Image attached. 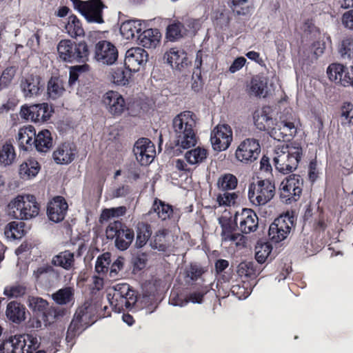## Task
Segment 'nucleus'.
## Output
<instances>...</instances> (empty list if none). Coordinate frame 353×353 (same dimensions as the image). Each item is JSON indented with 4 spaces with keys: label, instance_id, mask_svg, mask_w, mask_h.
<instances>
[{
    "label": "nucleus",
    "instance_id": "obj_20",
    "mask_svg": "<svg viewBox=\"0 0 353 353\" xmlns=\"http://www.w3.org/2000/svg\"><path fill=\"white\" fill-rule=\"evenodd\" d=\"M68 210V204L65 199L62 196H56L48 203L47 215L50 221L59 223L65 219Z\"/></svg>",
    "mask_w": 353,
    "mask_h": 353
},
{
    "label": "nucleus",
    "instance_id": "obj_10",
    "mask_svg": "<svg viewBox=\"0 0 353 353\" xmlns=\"http://www.w3.org/2000/svg\"><path fill=\"white\" fill-rule=\"evenodd\" d=\"M74 9L77 10L88 23H103V10L105 6L101 0H70Z\"/></svg>",
    "mask_w": 353,
    "mask_h": 353
},
{
    "label": "nucleus",
    "instance_id": "obj_62",
    "mask_svg": "<svg viewBox=\"0 0 353 353\" xmlns=\"http://www.w3.org/2000/svg\"><path fill=\"white\" fill-rule=\"evenodd\" d=\"M13 345V350L14 353H25L26 342L22 338V334L16 335L10 338Z\"/></svg>",
    "mask_w": 353,
    "mask_h": 353
},
{
    "label": "nucleus",
    "instance_id": "obj_28",
    "mask_svg": "<svg viewBox=\"0 0 353 353\" xmlns=\"http://www.w3.org/2000/svg\"><path fill=\"white\" fill-rule=\"evenodd\" d=\"M161 34L157 28H149L141 31L137 40L139 45L146 48H155L160 43Z\"/></svg>",
    "mask_w": 353,
    "mask_h": 353
},
{
    "label": "nucleus",
    "instance_id": "obj_53",
    "mask_svg": "<svg viewBox=\"0 0 353 353\" xmlns=\"http://www.w3.org/2000/svg\"><path fill=\"white\" fill-rule=\"evenodd\" d=\"M185 159L190 164L201 163L207 157V150L197 148L186 152Z\"/></svg>",
    "mask_w": 353,
    "mask_h": 353
},
{
    "label": "nucleus",
    "instance_id": "obj_41",
    "mask_svg": "<svg viewBox=\"0 0 353 353\" xmlns=\"http://www.w3.org/2000/svg\"><path fill=\"white\" fill-rule=\"evenodd\" d=\"M268 88L267 79L262 76H255L252 78L249 88V94L256 97H265Z\"/></svg>",
    "mask_w": 353,
    "mask_h": 353
},
{
    "label": "nucleus",
    "instance_id": "obj_9",
    "mask_svg": "<svg viewBox=\"0 0 353 353\" xmlns=\"http://www.w3.org/2000/svg\"><path fill=\"white\" fill-rule=\"evenodd\" d=\"M27 303L32 312L40 318L46 325L53 323L60 315V311L52 306L44 299L39 296H29Z\"/></svg>",
    "mask_w": 353,
    "mask_h": 353
},
{
    "label": "nucleus",
    "instance_id": "obj_1",
    "mask_svg": "<svg viewBox=\"0 0 353 353\" xmlns=\"http://www.w3.org/2000/svg\"><path fill=\"white\" fill-rule=\"evenodd\" d=\"M101 307L102 305L99 302L87 301L77 308L67 330L65 340L68 343H72L77 336L92 325L98 319L110 316V312H107V305L103 309Z\"/></svg>",
    "mask_w": 353,
    "mask_h": 353
},
{
    "label": "nucleus",
    "instance_id": "obj_3",
    "mask_svg": "<svg viewBox=\"0 0 353 353\" xmlns=\"http://www.w3.org/2000/svg\"><path fill=\"white\" fill-rule=\"evenodd\" d=\"M302 155L303 149L298 143L278 145L273 158L276 170L283 174L292 172L297 168Z\"/></svg>",
    "mask_w": 353,
    "mask_h": 353
},
{
    "label": "nucleus",
    "instance_id": "obj_2",
    "mask_svg": "<svg viewBox=\"0 0 353 353\" xmlns=\"http://www.w3.org/2000/svg\"><path fill=\"white\" fill-rule=\"evenodd\" d=\"M193 116L192 112L184 111L173 119L172 130L176 146L188 149L196 145V122Z\"/></svg>",
    "mask_w": 353,
    "mask_h": 353
},
{
    "label": "nucleus",
    "instance_id": "obj_22",
    "mask_svg": "<svg viewBox=\"0 0 353 353\" xmlns=\"http://www.w3.org/2000/svg\"><path fill=\"white\" fill-rule=\"evenodd\" d=\"M77 153L76 145L66 141L57 146L52 153V158L57 164L68 165L74 160Z\"/></svg>",
    "mask_w": 353,
    "mask_h": 353
},
{
    "label": "nucleus",
    "instance_id": "obj_6",
    "mask_svg": "<svg viewBox=\"0 0 353 353\" xmlns=\"http://www.w3.org/2000/svg\"><path fill=\"white\" fill-rule=\"evenodd\" d=\"M105 234L107 239L114 240L115 247L121 251L126 250L134 239V230L121 221L110 222Z\"/></svg>",
    "mask_w": 353,
    "mask_h": 353
},
{
    "label": "nucleus",
    "instance_id": "obj_63",
    "mask_svg": "<svg viewBox=\"0 0 353 353\" xmlns=\"http://www.w3.org/2000/svg\"><path fill=\"white\" fill-rule=\"evenodd\" d=\"M17 104V99L14 96H10L6 103L0 105V114L8 113L10 110H14Z\"/></svg>",
    "mask_w": 353,
    "mask_h": 353
},
{
    "label": "nucleus",
    "instance_id": "obj_14",
    "mask_svg": "<svg viewBox=\"0 0 353 353\" xmlns=\"http://www.w3.org/2000/svg\"><path fill=\"white\" fill-rule=\"evenodd\" d=\"M210 141L214 150H227L232 141V130L228 124L218 125L212 132Z\"/></svg>",
    "mask_w": 353,
    "mask_h": 353
},
{
    "label": "nucleus",
    "instance_id": "obj_37",
    "mask_svg": "<svg viewBox=\"0 0 353 353\" xmlns=\"http://www.w3.org/2000/svg\"><path fill=\"white\" fill-rule=\"evenodd\" d=\"M52 298L59 305H73L74 303V290L72 287L63 288L53 293Z\"/></svg>",
    "mask_w": 353,
    "mask_h": 353
},
{
    "label": "nucleus",
    "instance_id": "obj_47",
    "mask_svg": "<svg viewBox=\"0 0 353 353\" xmlns=\"http://www.w3.org/2000/svg\"><path fill=\"white\" fill-rule=\"evenodd\" d=\"M168 234V232L166 229H161L156 232L150 241L152 248L162 252L166 251L168 245L165 239Z\"/></svg>",
    "mask_w": 353,
    "mask_h": 353
},
{
    "label": "nucleus",
    "instance_id": "obj_25",
    "mask_svg": "<svg viewBox=\"0 0 353 353\" xmlns=\"http://www.w3.org/2000/svg\"><path fill=\"white\" fill-rule=\"evenodd\" d=\"M220 224L222 228L221 236L224 241H238L244 239V236L240 233H235L238 228V223L235 221V215L233 218L222 217L220 219ZM239 244V242H236Z\"/></svg>",
    "mask_w": 353,
    "mask_h": 353
},
{
    "label": "nucleus",
    "instance_id": "obj_39",
    "mask_svg": "<svg viewBox=\"0 0 353 353\" xmlns=\"http://www.w3.org/2000/svg\"><path fill=\"white\" fill-rule=\"evenodd\" d=\"M66 32L72 38L83 37L85 31L80 19L74 14L68 17V23L65 26Z\"/></svg>",
    "mask_w": 353,
    "mask_h": 353
},
{
    "label": "nucleus",
    "instance_id": "obj_60",
    "mask_svg": "<svg viewBox=\"0 0 353 353\" xmlns=\"http://www.w3.org/2000/svg\"><path fill=\"white\" fill-rule=\"evenodd\" d=\"M339 51L344 58L351 59L353 57V38L347 37L343 39Z\"/></svg>",
    "mask_w": 353,
    "mask_h": 353
},
{
    "label": "nucleus",
    "instance_id": "obj_46",
    "mask_svg": "<svg viewBox=\"0 0 353 353\" xmlns=\"http://www.w3.org/2000/svg\"><path fill=\"white\" fill-rule=\"evenodd\" d=\"M75 63H85L88 59L90 50L88 45L85 41L74 43Z\"/></svg>",
    "mask_w": 353,
    "mask_h": 353
},
{
    "label": "nucleus",
    "instance_id": "obj_5",
    "mask_svg": "<svg viewBox=\"0 0 353 353\" xmlns=\"http://www.w3.org/2000/svg\"><path fill=\"white\" fill-rule=\"evenodd\" d=\"M111 306L120 312L134 305L137 300V292L128 283H118L113 287V293H108Z\"/></svg>",
    "mask_w": 353,
    "mask_h": 353
},
{
    "label": "nucleus",
    "instance_id": "obj_18",
    "mask_svg": "<svg viewBox=\"0 0 353 353\" xmlns=\"http://www.w3.org/2000/svg\"><path fill=\"white\" fill-rule=\"evenodd\" d=\"M235 221L238 223V229L244 234L254 232L259 224V218L252 209L243 208L241 212L235 213Z\"/></svg>",
    "mask_w": 353,
    "mask_h": 353
},
{
    "label": "nucleus",
    "instance_id": "obj_54",
    "mask_svg": "<svg viewBox=\"0 0 353 353\" xmlns=\"http://www.w3.org/2000/svg\"><path fill=\"white\" fill-rule=\"evenodd\" d=\"M230 291L233 295L239 299L247 298L251 292L250 288L248 287V283L245 281L232 285Z\"/></svg>",
    "mask_w": 353,
    "mask_h": 353
},
{
    "label": "nucleus",
    "instance_id": "obj_7",
    "mask_svg": "<svg viewBox=\"0 0 353 353\" xmlns=\"http://www.w3.org/2000/svg\"><path fill=\"white\" fill-rule=\"evenodd\" d=\"M276 188L274 183L268 179H259L250 183L248 187V199L255 206L264 205L274 196Z\"/></svg>",
    "mask_w": 353,
    "mask_h": 353
},
{
    "label": "nucleus",
    "instance_id": "obj_56",
    "mask_svg": "<svg viewBox=\"0 0 353 353\" xmlns=\"http://www.w3.org/2000/svg\"><path fill=\"white\" fill-rule=\"evenodd\" d=\"M127 208L125 206L104 209L101 214V219L108 221L112 217H119L125 214Z\"/></svg>",
    "mask_w": 353,
    "mask_h": 353
},
{
    "label": "nucleus",
    "instance_id": "obj_21",
    "mask_svg": "<svg viewBox=\"0 0 353 353\" xmlns=\"http://www.w3.org/2000/svg\"><path fill=\"white\" fill-rule=\"evenodd\" d=\"M148 54L140 47L132 48L126 51L124 65L133 72H138L146 63Z\"/></svg>",
    "mask_w": 353,
    "mask_h": 353
},
{
    "label": "nucleus",
    "instance_id": "obj_26",
    "mask_svg": "<svg viewBox=\"0 0 353 353\" xmlns=\"http://www.w3.org/2000/svg\"><path fill=\"white\" fill-rule=\"evenodd\" d=\"M164 58L173 69L181 70L188 64L187 53L176 48H171L165 54Z\"/></svg>",
    "mask_w": 353,
    "mask_h": 353
},
{
    "label": "nucleus",
    "instance_id": "obj_29",
    "mask_svg": "<svg viewBox=\"0 0 353 353\" xmlns=\"http://www.w3.org/2000/svg\"><path fill=\"white\" fill-rule=\"evenodd\" d=\"M75 263L74 252L68 250L59 252L54 256L52 259V265L61 267L68 271L76 269Z\"/></svg>",
    "mask_w": 353,
    "mask_h": 353
},
{
    "label": "nucleus",
    "instance_id": "obj_38",
    "mask_svg": "<svg viewBox=\"0 0 353 353\" xmlns=\"http://www.w3.org/2000/svg\"><path fill=\"white\" fill-rule=\"evenodd\" d=\"M136 247L138 248H143L151 237V225L145 222H139L136 226Z\"/></svg>",
    "mask_w": 353,
    "mask_h": 353
},
{
    "label": "nucleus",
    "instance_id": "obj_35",
    "mask_svg": "<svg viewBox=\"0 0 353 353\" xmlns=\"http://www.w3.org/2000/svg\"><path fill=\"white\" fill-rule=\"evenodd\" d=\"M40 165L34 159L30 158L22 163L19 167V174L24 180L34 177L40 170Z\"/></svg>",
    "mask_w": 353,
    "mask_h": 353
},
{
    "label": "nucleus",
    "instance_id": "obj_32",
    "mask_svg": "<svg viewBox=\"0 0 353 353\" xmlns=\"http://www.w3.org/2000/svg\"><path fill=\"white\" fill-rule=\"evenodd\" d=\"M143 30V24L140 20H127L120 26V32L126 39H132L137 37Z\"/></svg>",
    "mask_w": 353,
    "mask_h": 353
},
{
    "label": "nucleus",
    "instance_id": "obj_34",
    "mask_svg": "<svg viewBox=\"0 0 353 353\" xmlns=\"http://www.w3.org/2000/svg\"><path fill=\"white\" fill-rule=\"evenodd\" d=\"M74 43L70 39H62L57 46V52L59 58L68 63H75V57L73 51L74 50Z\"/></svg>",
    "mask_w": 353,
    "mask_h": 353
},
{
    "label": "nucleus",
    "instance_id": "obj_23",
    "mask_svg": "<svg viewBox=\"0 0 353 353\" xmlns=\"http://www.w3.org/2000/svg\"><path fill=\"white\" fill-rule=\"evenodd\" d=\"M103 102L109 112L114 116L121 115L126 108L124 98L116 91L107 92L103 96Z\"/></svg>",
    "mask_w": 353,
    "mask_h": 353
},
{
    "label": "nucleus",
    "instance_id": "obj_27",
    "mask_svg": "<svg viewBox=\"0 0 353 353\" xmlns=\"http://www.w3.org/2000/svg\"><path fill=\"white\" fill-rule=\"evenodd\" d=\"M36 131L33 126H25L19 129L17 141L19 148L25 151L32 150L34 148Z\"/></svg>",
    "mask_w": 353,
    "mask_h": 353
},
{
    "label": "nucleus",
    "instance_id": "obj_17",
    "mask_svg": "<svg viewBox=\"0 0 353 353\" xmlns=\"http://www.w3.org/2000/svg\"><path fill=\"white\" fill-rule=\"evenodd\" d=\"M133 152L137 161L142 165L152 163L156 154L154 144L148 138H141L136 141Z\"/></svg>",
    "mask_w": 353,
    "mask_h": 353
},
{
    "label": "nucleus",
    "instance_id": "obj_61",
    "mask_svg": "<svg viewBox=\"0 0 353 353\" xmlns=\"http://www.w3.org/2000/svg\"><path fill=\"white\" fill-rule=\"evenodd\" d=\"M205 272L204 269L199 265L196 263H191L190 267L186 270V276L192 281H197L202 274Z\"/></svg>",
    "mask_w": 353,
    "mask_h": 353
},
{
    "label": "nucleus",
    "instance_id": "obj_8",
    "mask_svg": "<svg viewBox=\"0 0 353 353\" xmlns=\"http://www.w3.org/2000/svg\"><path fill=\"white\" fill-rule=\"evenodd\" d=\"M303 188V179L298 174H290L281 183L279 188L281 201L291 204L299 200Z\"/></svg>",
    "mask_w": 353,
    "mask_h": 353
},
{
    "label": "nucleus",
    "instance_id": "obj_58",
    "mask_svg": "<svg viewBox=\"0 0 353 353\" xmlns=\"http://www.w3.org/2000/svg\"><path fill=\"white\" fill-rule=\"evenodd\" d=\"M17 68L14 66L7 67L2 72L0 77V82L3 85V88H8L12 83L17 73Z\"/></svg>",
    "mask_w": 353,
    "mask_h": 353
},
{
    "label": "nucleus",
    "instance_id": "obj_12",
    "mask_svg": "<svg viewBox=\"0 0 353 353\" xmlns=\"http://www.w3.org/2000/svg\"><path fill=\"white\" fill-rule=\"evenodd\" d=\"M261 152V145L255 139H246L238 146L235 156L238 161L249 163L254 161Z\"/></svg>",
    "mask_w": 353,
    "mask_h": 353
},
{
    "label": "nucleus",
    "instance_id": "obj_4",
    "mask_svg": "<svg viewBox=\"0 0 353 353\" xmlns=\"http://www.w3.org/2000/svg\"><path fill=\"white\" fill-rule=\"evenodd\" d=\"M39 211L40 205L32 194L18 195L8 205V215L21 221L36 217Z\"/></svg>",
    "mask_w": 353,
    "mask_h": 353
},
{
    "label": "nucleus",
    "instance_id": "obj_59",
    "mask_svg": "<svg viewBox=\"0 0 353 353\" xmlns=\"http://www.w3.org/2000/svg\"><path fill=\"white\" fill-rule=\"evenodd\" d=\"M238 195L235 192H225L223 194H219L217 196L216 201L220 206H230L236 203Z\"/></svg>",
    "mask_w": 353,
    "mask_h": 353
},
{
    "label": "nucleus",
    "instance_id": "obj_52",
    "mask_svg": "<svg viewBox=\"0 0 353 353\" xmlns=\"http://www.w3.org/2000/svg\"><path fill=\"white\" fill-rule=\"evenodd\" d=\"M272 247L269 243H257L255 247V259L259 263L266 261L270 255Z\"/></svg>",
    "mask_w": 353,
    "mask_h": 353
},
{
    "label": "nucleus",
    "instance_id": "obj_57",
    "mask_svg": "<svg viewBox=\"0 0 353 353\" xmlns=\"http://www.w3.org/2000/svg\"><path fill=\"white\" fill-rule=\"evenodd\" d=\"M22 338L26 342L25 353H32L39 347L40 342L36 336L32 334H23Z\"/></svg>",
    "mask_w": 353,
    "mask_h": 353
},
{
    "label": "nucleus",
    "instance_id": "obj_15",
    "mask_svg": "<svg viewBox=\"0 0 353 353\" xmlns=\"http://www.w3.org/2000/svg\"><path fill=\"white\" fill-rule=\"evenodd\" d=\"M329 79L343 86H353V66L350 69L340 63H332L327 70Z\"/></svg>",
    "mask_w": 353,
    "mask_h": 353
},
{
    "label": "nucleus",
    "instance_id": "obj_50",
    "mask_svg": "<svg viewBox=\"0 0 353 353\" xmlns=\"http://www.w3.org/2000/svg\"><path fill=\"white\" fill-rule=\"evenodd\" d=\"M257 272L254 263L252 261L241 262L237 267V274L241 277L254 279L256 276Z\"/></svg>",
    "mask_w": 353,
    "mask_h": 353
},
{
    "label": "nucleus",
    "instance_id": "obj_44",
    "mask_svg": "<svg viewBox=\"0 0 353 353\" xmlns=\"http://www.w3.org/2000/svg\"><path fill=\"white\" fill-rule=\"evenodd\" d=\"M25 223L23 221H12L5 228V234L8 238L19 239L25 234Z\"/></svg>",
    "mask_w": 353,
    "mask_h": 353
},
{
    "label": "nucleus",
    "instance_id": "obj_36",
    "mask_svg": "<svg viewBox=\"0 0 353 353\" xmlns=\"http://www.w3.org/2000/svg\"><path fill=\"white\" fill-rule=\"evenodd\" d=\"M254 125L256 128L261 131H272L274 128V121L271 116L269 114V109L263 108L261 112L254 114Z\"/></svg>",
    "mask_w": 353,
    "mask_h": 353
},
{
    "label": "nucleus",
    "instance_id": "obj_55",
    "mask_svg": "<svg viewBox=\"0 0 353 353\" xmlns=\"http://www.w3.org/2000/svg\"><path fill=\"white\" fill-rule=\"evenodd\" d=\"M227 3L230 8L235 13L237 16H245L249 13V7H241L240 9L238 8L243 4L246 3L248 0H227Z\"/></svg>",
    "mask_w": 353,
    "mask_h": 353
},
{
    "label": "nucleus",
    "instance_id": "obj_49",
    "mask_svg": "<svg viewBox=\"0 0 353 353\" xmlns=\"http://www.w3.org/2000/svg\"><path fill=\"white\" fill-rule=\"evenodd\" d=\"M270 133L271 137L279 141H288L296 134V132L283 126H278L276 123Z\"/></svg>",
    "mask_w": 353,
    "mask_h": 353
},
{
    "label": "nucleus",
    "instance_id": "obj_19",
    "mask_svg": "<svg viewBox=\"0 0 353 353\" xmlns=\"http://www.w3.org/2000/svg\"><path fill=\"white\" fill-rule=\"evenodd\" d=\"M94 58L103 63L112 65L118 59V50L110 41H99L94 47Z\"/></svg>",
    "mask_w": 353,
    "mask_h": 353
},
{
    "label": "nucleus",
    "instance_id": "obj_45",
    "mask_svg": "<svg viewBox=\"0 0 353 353\" xmlns=\"http://www.w3.org/2000/svg\"><path fill=\"white\" fill-rule=\"evenodd\" d=\"M16 156L14 148L10 142H6L0 148V163L4 165H11Z\"/></svg>",
    "mask_w": 353,
    "mask_h": 353
},
{
    "label": "nucleus",
    "instance_id": "obj_43",
    "mask_svg": "<svg viewBox=\"0 0 353 353\" xmlns=\"http://www.w3.org/2000/svg\"><path fill=\"white\" fill-rule=\"evenodd\" d=\"M129 68L125 66L124 68H117L112 72V82L118 85H125L130 82L132 77V73Z\"/></svg>",
    "mask_w": 353,
    "mask_h": 353
},
{
    "label": "nucleus",
    "instance_id": "obj_24",
    "mask_svg": "<svg viewBox=\"0 0 353 353\" xmlns=\"http://www.w3.org/2000/svg\"><path fill=\"white\" fill-rule=\"evenodd\" d=\"M151 210H153L162 221L172 219L178 221L180 218V210L165 203L159 199H155Z\"/></svg>",
    "mask_w": 353,
    "mask_h": 353
},
{
    "label": "nucleus",
    "instance_id": "obj_51",
    "mask_svg": "<svg viewBox=\"0 0 353 353\" xmlns=\"http://www.w3.org/2000/svg\"><path fill=\"white\" fill-rule=\"evenodd\" d=\"M111 263V254L105 252L97 259L95 263V271L99 274H105L108 272Z\"/></svg>",
    "mask_w": 353,
    "mask_h": 353
},
{
    "label": "nucleus",
    "instance_id": "obj_11",
    "mask_svg": "<svg viewBox=\"0 0 353 353\" xmlns=\"http://www.w3.org/2000/svg\"><path fill=\"white\" fill-rule=\"evenodd\" d=\"M53 110L47 103L23 105L21 108V117L34 123L47 121L52 116Z\"/></svg>",
    "mask_w": 353,
    "mask_h": 353
},
{
    "label": "nucleus",
    "instance_id": "obj_40",
    "mask_svg": "<svg viewBox=\"0 0 353 353\" xmlns=\"http://www.w3.org/2000/svg\"><path fill=\"white\" fill-rule=\"evenodd\" d=\"M65 91L63 81L58 77H52L47 85V94L49 99L55 100L62 96Z\"/></svg>",
    "mask_w": 353,
    "mask_h": 353
},
{
    "label": "nucleus",
    "instance_id": "obj_42",
    "mask_svg": "<svg viewBox=\"0 0 353 353\" xmlns=\"http://www.w3.org/2000/svg\"><path fill=\"white\" fill-rule=\"evenodd\" d=\"M238 185V179L236 176L230 173L221 174L216 183L217 188L223 192L230 191L236 189Z\"/></svg>",
    "mask_w": 353,
    "mask_h": 353
},
{
    "label": "nucleus",
    "instance_id": "obj_13",
    "mask_svg": "<svg viewBox=\"0 0 353 353\" xmlns=\"http://www.w3.org/2000/svg\"><path fill=\"white\" fill-rule=\"evenodd\" d=\"M292 222L289 217L281 216L274 219L268 230L269 239L272 243H278L284 241L290 234Z\"/></svg>",
    "mask_w": 353,
    "mask_h": 353
},
{
    "label": "nucleus",
    "instance_id": "obj_30",
    "mask_svg": "<svg viewBox=\"0 0 353 353\" xmlns=\"http://www.w3.org/2000/svg\"><path fill=\"white\" fill-rule=\"evenodd\" d=\"M188 35V29L178 20L172 21L166 28L165 39L168 41L176 42Z\"/></svg>",
    "mask_w": 353,
    "mask_h": 353
},
{
    "label": "nucleus",
    "instance_id": "obj_16",
    "mask_svg": "<svg viewBox=\"0 0 353 353\" xmlns=\"http://www.w3.org/2000/svg\"><path fill=\"white\" fill-rule=\"evenodd\" d=\"M20 88L25 97H32L41 94L45 83L39 75L27 74L21 79Z\"/></svg>",
    "mask_w": 353,
    "mask_h": 353
},
{
    "label": "nucleus",
    "instance_id": "obj_31",
    "mask_svg": "<svg viewBox=\"0 0 353 353\" xmlns=\"http://www.w3.org/2000/svg\"><path fill=\"white\" fill-rule=\"evenodd\" d=\"M34 148L39 152L46 153L53 147V137L48 130L39 131L34 137Z\"/></svg>",
    "mask_w": 353,
    "mask_h": 353
},
{
    "label": "nucleus",
    "instance_id": "obj_64",
    "mask_svg": "<svg viewBox=\"0 0 353 353\" xmlns=\"http://www.w3.org/2000/svg\"><path fill=\"white\" fill-rule=\"evenodd\" d=\"M341 117H344L348 123L353 125V104L344 103L341 107Z\"/></svg>",
    "mask_w": 353,
    "mask_h": 353
},
{
    "label": "nucleus",
    "instance_id": "obj_48",
    "mask_svg": "<svg viewBox=\"0 0 353 353\" xmlns=\"http://www.w3.org/2000/svg\"><path fill=\"white\" fill-rule=\"evenodd\" d=\"M296 116L291 110H285L283 113L280 116L279 121L276 123L278 126H283L285 128L291 130L296 132Z\"/></svg>",
    "mask_w": 353,
    "mask_h": 353
},
{
    "label": "nucleus",
    "instance_id": "obj_33",
    "mask_svg": "<svg viewBox=\"0 0 353 353\" xmlns=\"http://www.w3.org/2000/svg\"><path fill=\"white\" fill-rule=\"evenodd\" d=\"M7 318L14 323H20L26 319V307L16 301L9 303L6 307Z\"/></svg>",
    "mask_w": 353,
    "mask_h": 353
}]
</instances>
